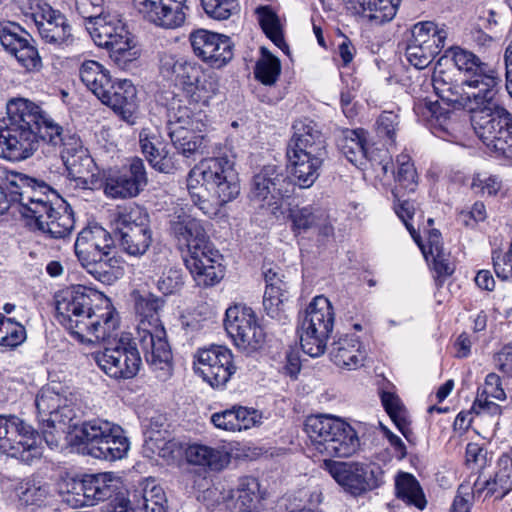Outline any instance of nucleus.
Wrapping results in <instances>:
<instances>
[{
	"label": "nucleus",
	"mask_w": 512,
	"mask_h": 512,
	"mask_svg": "<svg viewBox=\"0 0 512 512\" xmlns=\"http://www.w3.org/2000/svg\"><path fill=\"white\" fill-rule=\"evenodd\" d=\"M448 53L462 74L461 83H454L446 71L435 69L432 86L443 105L428 98H416L413 112L417 121L435 136L448 140L456 130L454 110H467L479 139L495 156L512 162V114L496 102L499 74L469 50L455 46Z\"/></svg>",
	"instance_id": "1"
},
{
	"label": "nucleus",
	"mask_w": 512,
	"mask_h": 512,
	"mask_svg": "<svg viewBox=\"0 0 512 512\" xmlns=\"http://www.w3.org/2000/svg\"><path fill=\"white\" fill-rule=\"evenodd\" d=\"M54 303L56 320L80 343L105 342L119 329V314L101 292L72 286L57 292Z\"/></svg>",
	"instance_id": "2"
},
{
	"label": "nucleus",
	"mask_w": 512,
	"mask_h": 512,
	"mask_svg": "<svg viewBox=\"0 0 512 512\" xmlns=\"http://www.w3.org/2000/svg\"><path fill=\"white\" fill-rule=\"evenodd\" d=\"M0 132V156L10 161L31 157L40 142L49 145L60 143L62 126L36 103L24 99H11L6 106Z\"/></svg>",
	"instance_id": "3"
},
{
	"label": "nucleus",
	"mask_w": 512,
	"mask_h": 512,
	"mask_svg": "<svg viewBox=\"0 0 512 512\" xmlns=\"http://www.w3.org/2000/svg\"><path fill=\"white\" fill-rule=\"evenodd\" d=\"M66 395L54 386H45L37 393L35 406L42 437L19 417L0 415V452L31 464L43 454L42 438L49 446H57L55 434L46 429L47 420L52 418L63 401H67Z\"/></svg>",
	"instance_id": "4"
},
{
	"label": "nucleus",
	"mask_w": 512,
	"mask_h": 512,
	"mask_svg": "<svg viewBox=\"0 0 512 512\" xmlns=\"http://www.w3.org/2000/svg\"><path fill=\"white\" fill-rule=\"evenodd\" d=\"M133 298L135 313L138 317V340L145 360L156 378L166 381L172 375L173 356L159 317L165 300L150 292L143 294L134 292Z\"/></svg>",
	"instance_id": "5"
},
{
	"label": "nucleus",
	"mask_w": 512,
	"mask_h": 512,
	"mask_svg": "<svg viewBox=\"0 0 512 512\" xmlns=\"http://www.w3.org/2000/svg\"><path fill=\"white\" fill-rule=\"evenodd\" d=\"M112 235L97 223L84 227L74 243L75 255L81 266L97 281L111 285L123 274L118 257L113 255Z\"/></svg>",
	"instance_id": "6"
},
{
	"label": "nucleus",
	"mask_w": 512,
	"mask_h": 512,
	"mask_svg": "<svg viewBox=\"0 0 512 512\" xmlns=\"http://www.w3.org/2000/svg\"><path fill=\"white\" fill-rule=\"evenodd\" d=\"M187 190L191 200L196 195L209 193L220 203L234 200L240 193V182L235 163L227 156L201 160L188 173Z\"/></svg>",
	"instance_id": "7"
},
{
	"label": "nucleus",
	"mask_w": 512,
	"mask_h": 512,
	"mask_svg": "<svg viewBox=\"0 0 512 512\" xmlns=\"http://www.w3.org/2000/svg\"><path fill=\"white\" fill-rule=\"evenodd\" d=\"M304 431L314 449L329 457H350L360 446L354 428L331 415L308 416L304 422Z\"/></svg>",
	"instance_id": "8"
},
{
	"label": "nucleus",
	"mask_w": 512,
	"mask_h": 512,
	"mask_svg": "<svg viewBox=\"0 0 512 512\" xmlns=\"http://www.w3.org/2000/svg\"><path fill=\"white\" fill-rule=\"evenodd\" d=\"M9 197L0 186V214H4L11 202H17L20 212L26 218H42L48 212H53L54 206L61 207L63 198L45 181L18 174L10 183Z\"/></svg>",
	"instance_id": "9"
},
{
	"label": "nucleus",
	"mask_w": 512,
	"mask_h": 512,
	"mask_svg": "<svg viewBox=\"0 0 512 512\" xmlns=\"http://www.w3.org/2000/svg\"><path fill=\"white\" fill-rule=\"evenodd\" d=\"M74 442L83 454L106 461L123 459L130 449V441L124 429L101 418L85 420Z\"/></svg>",
	"instance_id": "10"
},
{
	"label": "nucleus",
	"mask_w": 512,
	"mask_h": 512,
	"mask_svg": "<svg viewBox=\"0 0 512 512\" xmlns=\"http://www.w3.org/2000/svg\"><path fill=\"white\" fill-rule=\"evenodd\" d=\"M334 320L333 307L322 295L314 297L305 311L299 313L297 332L305 354L315 358L325 353Z\"/></svg>",
	"instance_id": "11"
},
{
	"label": "nucleus",
	"mask_w": 512,
	"mask_h": 512,
	"mask_svg": "<svg viewBox=\"0 0 512 512\" xmlns=\"http://www.w3.org/2000/svg\"><path fill=\"white\" fill-rule=\"evenodd\" d=\"M94 43L110 51V58L121 69H128L140 56L131 33L116 16L105 15L85 24Z\"/></svg>",
	"instance_id": "12"
},
{
	"label": "nucleus",
	"mask_w": 512,
	"mask_h": 512,
	"mask_svg": "<svg viewBox=\"0 0 512 512\" xmlns=\"http://www.w3.org/2000/svg\"><path fill=\"white\" fill-rule=\"evenodd\" d=\"M113 224L123 252L141 257L148 251L152 243V230L148 215L139 206L119 207L114 214Z\"/></svg>",
	"instance_id": "13"
},
{
	"label": "nucleus",
	"mask_w": 512,
	"mask_h": 512,
	"mask_svg": "<svg viewBox=\"0 0 512 512\" xmlns=\"http://www.w3.org/2000/svg\"><path fill=\"white\" fill-rule=\"evenodd\" d=\"M323 465L345 492L354 497L363 496L385 482L384 471L376 463L324 460Z\"/></svg>",
	"instance_id": "14"
},
{
	"label": "nucleus",
	"mask_w": 512,
	"mask_h": 512,
	"mask_svg": "<svg viewBox=\"0 0 512 512\" xmlns=\"http://www.w3.org/2000/svg\"><path fill=\"white\" fill-rule=\"evenodd\" d=\"M98 367L110 378L130 380L140 371L142 359L136 342L122 335L103 351L94 354Z\"/></svg>",
	"instance_id": "15"
},
{
	"label": "nucleus",
	"mask_w": 512,
	"mask_h": 512,
	"mask_svg": "<svg viewBox=\"0 0 512 512\" xmlns=\"http://www.w3.org/2000/svg\"><path fill=\"white\" fill-rule=\"evenodd\" d=\"M291 181L284 170L275 165H266L252 179L250 199L259 208L277 215L283 198L290 193Z\"/></svg>",
	"instance_id": "16"
},
{
	"label": "nucleus",
	"mask_w": 512,
	"mask_h": 512,
	"mask_svg": "<svg viewBox=\"0 0 512 512\" xmlns=\"http://www.w3.org/2000/svg\"><path fill=\"white\" fill-rule=\"evenodd\" d=\"M448 32L432 21L416 23L411 29V38L405 49L407 61L416 69L429 66L445 46Z\"/></svg>",
	"instance_id": "17"
},
{
	"label": "nucleus",
	"mask_w": 512,
	"mask_h": 512,
	"mask_svg": "<svg viewBox=\"0 0 512 512\" xmlns=\"http://www.w3.org/2000/svg\"><path fill=\"white\" fill-rule=\"evenodd\" d=\"M224 326L235 345L251 353L260 349L265 341L263 328L250 307L235 305L226 310Z\"/></svg>",
	"instance_id": "18"
},
{
	"label": "nucleus",
	"mask_w": 512,
	"mask_h": 512,
	"mask_svg": "<svg viewBox=\"0 0 512 512\" xmlns=\"http://www.w3.org/2000/svg\"><path fill=\"white\" fill-rule=\"evenodd\" d=\"M60 143L52 145L60 149V155L67 169L70 179L76 182L77 186L88 188L94 176L95 163L88 154V150L82 145L80 138L62 127L60 132Z\"/></svg>",
	"instance_id": "19"
},
{
	"label": "nucleus",
	"mask_w": 512,
	"mask_h": 512,
	"mask_svg": "<svg viewBox=\"0 0 512 512\" xmlns=\"http://www.w3.org/2000/svg\"><path fill=\"white\" fill-rule=\"evenodd\" d=\"M0 42L17 63L29 73L39 72L42 59L32 36L20 25L5 22L0 25Z\"/></svg>",
	"instance_id": "20"
},
{
	"label": "nucleus",
	"mask_w": 512,
	"mask_h": 512,
	"mask_svg": "<svg viewBox=\"0 0 512 512\" xmlns=\"http://www.w3.org/2000/svg\"><path fill=\"white\" fill-rule=\"evenodd\" d=\"M196 372L213 388H224L236 372L233 354L225 346L212 345L200 349L197 354Z\"/></svg>",
	"instance_id": "21"
},
{
	"label": "nucleus",
	"mask_w": 512,
	"mask_h": 512,
	"mask_svg": "<svg viewBox=\"0 0 512 512\" xmlns=\"http://www.w3.org/2000/svg\"><path fill=\"white\" fill-rule=\"evenodd\" d=\"M147 175L143 160L135 157L128 166L110 171L104 179V194L111 199L136 197L146 186Z\"/></svg>",
	"instance_id": "22"
},
{
	"label": "nucleus",
	"mask_w": 512,
	"mask_h": 512,
	"mask_svg": "<svg viewBox=\"0 0 512 512\" xmlns=\"http://www.w3.org/2000/svg\"><path fill=\"white\" fill-rule=\"evenodd\" d=\"M194 54L212 68L220 69L233 58L234 44L230 37L199 29L191 33Z\"/></svg>",
	"instance_id": "23"
},
{
	"label": "nucleus",
	"mask_w": 512,
	"mask_h": 512,
	"mask_svg": "<svg viewBox=\"0 0 512 512\" xmlns=\"http://www.w3.org/2000/svg\"><path fill=\"white\" fill-rule=\"evenodd\" d=\"M117 490V480L111 473L89 474L73 481L67 501L76 506H93L110 499Z\"/></svg>",
	"instance_id": "24"
},
{
	"label": "nucleus",
	"mask_w": 512,
	"mask_h": 512,
	"mask_svg": "<svg viewBox=\"0 0 512 512\" xmlns=\"http://www.w3.org/2000/svg\"><path fill=\"white\" fill-rule=\"evenodd\" d=\"M221 255L212 245L185 255L184 262L195 283L199 287H212L224 277V268L220 262Z\"/></svg>",
	"instance_id": "25"
},
{
	"label": "nucleus",
	"mask_w": 512,
	"mask_h": 512,
	"mask_svg": "<svg viewBox=\"0 0 512 512\" xmlns=\"http://www.w3.org/2000/svg\"><path fill=\"white\" fill-rule=\"evenodd\" d=\"M170 234L178 248L186 255L212 245L200 220L185 213L175 214L170 220Z\"/></svg>",
	"instance_id": "26"
},
{
	"label": "nucleus",
	"mask_w": 512,
	"mask_h": 512,
	"mask_svg": "<svg viewBox=\"0 0 512 512\" xmlns=\"http://www.w3.org/2000/svg\"><path fill=\"white\" fill-rule=\"evenodd\" d=\"M186 0H144L135 7L150 23L164 29L181 27L186 18Z\"/></svg>",
	"instance_id": "27"
},
{
	"label": "nucleus",
	"mask_w": 512,
	"mask_h": 512,
	"mask_svg": "<svg viewBox=\"0 0 512 512\" xmlns=\"http://www.w3.org/2000/svg\"><path fill=\"white\" fill-rule=\"evenodd\" d=\"M266 288L263 297V307L266 314L278 321L286 319L285 301L288 298V283L278 267H264Z\"/></svg>",
	"instance_id": "28"
},
{
	"label": "nucleus",
	"mask_w": 512,
	"mask_h": 512,
	"mask_svg": "<svg viewBox=\"0 0 512 512\" xmlns=\"http://www.w3.org/2000/svg\"><path fill=\"white\" fill-rule=\"evenodd\" d=\"M99 100L111 107L128 124L136 123L137 91L130 80L112 81V88L106 89Z\"/></svg>",
	"instance_id": "29"
},
{
	"label": "nucleus",
	"mask_w": 512,
	"mask_h": 512,
	"mask_svg": "<svg viewBox=\"0 0 512 512\" xmlns=\"http://www.w3.org/2000/svg\"><path fill=\"white\" fill-rule=\"evenodd\" d=\"M319 146V143L312 146L310 152L306 153L287 152L292 175L300 188L311 187L319 177V170L326 157V154L318 152L321 150Z\"/></svg>",
	"instance_id": "30"
},
{
	"label": "nucleus",
	"mask_w": 512,
	"mask_h": 512,
	"mask_svg": "<svg viewBox=\"0 0 512 512\" xmlns=\"http://www.w3.org/2000/svg\"><path fill=\"white\" fill-rule=\"evenodd\" d=\"M401 0H349L350 9L372 26L394 19Z\"/></svg>",
	"instance_id": "31"
},
{
	"label": "nucleus",
	"mask_w": 512,
	"mask_h": 512,
	"mask_svg": "<svg viewBox=\"0 0 512 512\" xmlns=\"http://www.w3.org/2000/svg\"><path fill=\"white\" fill-rule=\"evenodd\" d=\"M139 144L142 153L155 170L166 174L173 173L176 170L174 157L164 151L159 135L149 128H143L140 131Z\"/></svg>",
	"instance_id": "32"
},
{
	"label": "nucleus",
	"mask_w": 512,
	"mask_h": 512,
	"mask_svg": "<svg viewBox=\"0 0 512 512\" xmlns=\"http://www.w3.org/2000/svg\"><path fill=\"white\" fill-rule=\"evenodd\" d=\"M293 136L289 142L287 152L306 153L312 146L320 144L319 152L326 154V141L320 126L309 118L299 119L293 124Z\"/></svg>",
	"instance_id": "33"
},
{
	"label": "nucleus",
	"mask_w": 512,
	"mask_h": 512,
	"mask_svg": "<svg viewBox=\"0 0 512 512\" xmlns=\"http://www.w3.org/2000/svg\"><path fill=\"white\" fill-rule=\"evenodd\" d=\"M330 358L340 368L355 370L363 365L365 352L358 337L346 334L332 343Z\"/></svg>",
	"instance_id": "34"
},
{
	"label": "nucleus",
	"mask_w": 512,
	"mask_h": 512,
	"mask_svg": "<svg viewBox=\"0 0 512 512\" xmlns=\"http://www.w3.org/2000/svg\"><path fill=\"white\" fill-rule=\"evenodd\" d=\"M288 218L292 223L291 229L295 235L304 234L316 229H319V232L323 235H329L332 231V228L326 225L327 217L325 212L312 205L290 208Z\"/></svg>",
	"instance_id": "35"
},
{
	"label": "nucleus",
	"mask_w": 512,
	"mask_h": 512,
	"mask_svg": "<svg viewBox=\"0 0 512 512\" xmlns=\"http://www.w3.org/2000/svg\"><path fill=\"white\" fill-rule=\"evenodd\" d=\"M36 228L53 239H61L68 236L74 227L72 211L64 201V204L53 207V212L45 213L42 218L35 217Z\"/></svg>",
	"instance_id": "36"
},
{
	"label": "nucleus",
	"mask_w": 512,
	"mask_h": 512,
	"mask_svg": "<svg viewBox=\"0 0 512 512\" xmlns=\"http://www.w3.org/2000/svg\"><path fill=\"white\" fill-rule=\"evenodd\" d=\"M259 421L255 409L243 406H233L211 415V422L219 429L226 431H241L253 427Z\"/></svg>",
	"instance_id": "37"
},
{
	"label": "nucleus",
	"mask_w": 512,
	"mask_h": 512,
	"mask_svg": "<svg viewBox=\"0 0 512 512\" xmlns=\"http://www.w3.org/2000/svg\"><path fill=\"white\" fill-rule=\"evenodd\" d=\"M236 505L239 512H276L268 506L260 493V484L254 477L240 479L236 490Z\"/></svg>",
	"instance_id": "38"
},
{
	"label": "nucleus",
	"mask_w": 512,
	"mask_h": 512,
	"mask_svg": "<svg viewBox=\"0 0 512 512\" xmlns=\"http://www.w3.org/2000/svg\"><path fill=\"white\" fill-rule=\"evenodd\" d=\"M187 461L193 465L221 471L230 463V454L223 447L192 444L186 449Z\"/></svg>",
	"instance_id": "39"
},
{
	"label": "nucleus",
	"mask_w": 512,
	"mask_h": 512,
	"mask_svg": "<svg viewBox=\"0 0 512 512\" xmlns=\"http://www.w3.org/2000/svg\"><path fill=\"white\" fill-rule=\"evenodd\" d=\"M500 463H504L505 467L495 473L493 478L478 479L473 485V493L477 497L484 494V498L494 496L496 499H502L512 490V477L511 471L508 469V464L511 463L509 457L501 458Z\"/></svg>",
	"instance_id": "40"
},
{
	"label": "nucleus",
	"mask_w": 512,
	"mask_h": 512,
	"mask_svg": "<svg viewBox=\"0 0 512 512\" xmlns=\"http://www.w3.org/2000/svg\"><path fill=\"white\" fill-rule=\"evenodd\" d=\"M66 400L60 404L59 409L56 413L47 420L48 431H58L61 430L65 432V430L74 429L75 435L77 434L78 429L81 427L84 421H81L82 411L79 407L76 406V397L72 393H68L66 395Z\"/></svg>",
	"instance_id": "41"
},
{
	"label": "nucleus",
	"mask_w": 512,
	"mask_h": 512,
	"mask_svg": "<svg viewBox=\"0 0 512 512\" xmlns=\"http://www.w3.org/2000/svg\"><path fill=\"white\" fill-rule=\"evenodd\" d=\"M391 176L395 180L392 190L394 197L401 196L402 192L414 193L418 187V174L411 157L408 154H400L396 158V170H391Z\"/></svg>",
	"instance_id": "42"
},
{
	"label": "nucleus",
	"mask_w": 512,
	"mask_h": 512,
	"mask_svg": "<svg viewBox=\"0 0 512 512\" xmlns=\"http://www.w3.org/2000/svg\"><path fill=\"white\" fill-rule=\"evenodd\" d=\"M81 81L99 99L104 96L106 89L112 88L109 71L94 60L84 61L79 69Z\"/></svg>",
	"instance_id": "43"
},
{
	"label": "nucleus",
	"mask_w": 512,
	"mask_h": 512,
	"mask_svg": "<svg viewBox=\"0 0 512 512\" xmlns=\"http://www.w3.org/2000/svg\"><path fill=\"white\" fill-rule=\"evenodd\" d=\"M395 495L408 505L423 510L427 501L420 483L415 476L408 472L400 471L395 476Z\"/></svg>",
	"instance_id": "44"
},
{
	"label": "nucleus",
	"mask_w": 512,
	"mask_h": 512,
	"mask_svg": "<svg viewBox=\"0 0 512 512\" xmlns=\"http://www.w3.org/2000/svg\"><path fill=\"white\" fill-rule=\"evenodd\" d=\"M338 146L347 160L355 165H363L372 149L367 146L365 132L362 129L345 130L338 140Z\"/></svg>",
	"instance_id": "45"
},
{
	"label": "nucleus",
	"mask_w": 512,
	"mask_h": 512,
	"mask_svg": "<svg viewBox=\"0 0 512 512\" xmlns=\"http://www.w3.org/2000/svg\"><path fill=\"white\" fill-rule=\"evenodd\" d=\"M41 39L58 48L70 46L74 42L72 28L64 14H57L54 24L39 25Z\"/></svg>",
	"instance_id": "46"
},
{
	"label": "nucleus",
	"mask_w": 512,
	"mask_h": 512,
	"mask_svg": "<svg viewBox=\"0 0 512 512\" xmlns=\"http://www.w3.org/2000/svg\"><path fill=\"white\" fill-rule=\"evenodd\" d=\"M163 67L171 70L176 80L183 85L194 88L200 87V78L203 74L201 67L196 63L184 58H169L164 62Z\"/></svg>",
	"instance_id": "47"
},
{
	"label": "nucleus",
	"mask_w": 512,
	"mask_h": 512,
	"mask_svg": "<svg viewBox=\"0 0 512 512\" xmlns=\"http://www.w3.org/2000/svg\"><path fill=\"white\" fill-rule=\"evenodd\" d=\"M380 396L385 411L394 422L398 430L408 441H410V435L412 434V431L407 420V411L401 399L398 397V395L389 391H382Z\"/></svg>",
	"instance_id": "48"
},
{
	"label": "nucleus",
	"mask_w": 512,
	"mask_h": 512,
	"mask_svg": "<svg viewBox=\"0 0 512 512\" xmlns=\"http://www.w3.org/2000/svg\"><path fill=\"white\" fill-rule=\"evenodd\" d=\"M171 142L177 152L190 158L205 147V137L193 130H176L168 132Z\"/></svg>",
	"instance_id": "49"
},
{
	"label": "nucleus",
	"mask_w": 512,
	"mask_h": 512,
	"mask_svg": "<svg viewBox=\"0 0 512 512\" xmlns=\"http://www.w3.org/2000/svg\"><path fill=\"white\" fill-rule=\"evenodd\" d=\"M259 24L266 36L279 48L287 47L280 26L279 17L269 5L256 8Z\"/></svg>",
	"instance_id": "50"
},
{
	"label": "nucleus",
	"mask_w": 512,
	"mask_h": 512,
	"mask_svg": "<svg viewBox=\"0 0 512 512\" xmlns=\"http://www.w3.org/2000/svg\"><path fill=\"white\" fill-rule=\"evenodd\" d=\"M26 338V329L20 322L0 313V346L15 349L24 343Z\"/></svg>",
	"instance_id": "51"
},
{
	"label": "nucleus",
	"mask_w": 512,
	"mask_h": 512,
	"mask_svg": "<svg viewBox=\"0 0 512 512\" xmlns=\"http://www.w3.org/2000/svg\"><path fill=\"white\" fill-rule=\"evenodd\" d=\"M262 57L256 62L255 78L264 85H273L281 72L280 60L272 55L266 48H261Z\"/></svg>",
	"instance_id": "52"
},
{
	"label": "nucleus",
	"mask_w": 512,
	"mask_h": 512,
	"mask_svg": "<svg viewBox=\"0 0 512 512\" xmlns=\"http://www.w3.org/2000/svg\"><path fill=\"white\" fill-rule=\"evenodd\" d=\"M62 14L59 10L53 9L43 0H30L28 11L25 13L36 25L39 31V25L54 24L56 15Z\"/></svg>",
	"instance_id": "53"
},
{
	"label": "nucleus",
	"mask_w": 512,
	"mask_h": 512,
	"mask_svg": "<svg viewBox=\"0 0 512 512\" xmlns=\"http://www.w3.org/2000/svg\"><path fill=\"white\" fill-rule=\"evenodd\" d=\"M204 12L212 19L227 20L238 10V0H201Z\"/></svg>",
	"instance_id": "54"
},
{
	"label": "nucleus",
	"mask_w": 512,
	"mask_h": 512,
	"mask_svg": "<svg viewBox=\"0 0 512 512\" xmlns=\"http://www.w3.org/2000/svg\"><path fill=\"white\" fill-rule=\"evenodd\" d=\"M165 493L160 486L153 485L145 488L142 494V502L137 507V512H167Z\"/></svg>",
	"instance_id": "55"
},
{
	"label": "nucleus",
	"mask_w": 512,
	"mask_h": 512,
	"mask_svg": "<svg viewBox=\"0 0 512 512\" xmlns=\"http://www.w3.org/2000/svg\"><path fill=\"white\" fill-rule=\"evenodd\" d=\"M370 163L375 176L384 180L393 168L392 158L386 149L372 148L365 159Z\"/></svg>",
	"instance_id": "56"
},
{
	"label": "nucleus",
	"mask_w": 512,
	"mask_h": 512,
	"mask_svg": "<svg viewBox=\"0 0 512 512\" xmlns=\"http://www.w3.org/2000/svg\"><path fill=\"white\" fill-rule=\"evenodd\" d=\"M184 285L181 269L170 268L162 273L156 282L157 289L165 296L179 292Z\"/></svg>",
	"instance_id": "57"
},
{
	"label": "nucleus",
	"mask_w": 512,
	"mask_h": 512,
	"mask_svg": "<svg viewBox=\"0 0 512 512\" xmlns=\"http://www.w3.org/2000/svg\"><path fill=\"white\" fill-rule=\"evenodd\" d=\"M418 245L421 247L427 261L429 260V257H432L433 269L437 274V279L440 277L450 276L453 273L454 268L445 258L441 245H438V243H431V248L428 251L425 247L421 246L420 243Z\"/></svg>",
	"instance_id": "58"
},
{
	"label": "nucleus",
	"mask_w": 512,
	"mask_h": 512,
	"mask_svg": "<svg viewBox=\"0 0 512 512\" xmlns=\"http://www.w3.org/2000/svg\"><path fill=\"white\" fill-rule=\"evenodd\" d=\"M406 193L407 192H402L401 196L394 197L396 200L394 210L398 217L406 226L407 230L409 231L415 242L419 244L420 235L416 231L414 226L409 222L415 213V206L414 203L409 201L408 199H403Z\"/></svg>",
	"instance_id": "59"
},
{
	"label": "nucleus",
	"mask_w": 512,
	"mask_h": 512,
	"mask_svg": "<svg viewBox=\"0 0 512 512\" xmlns=\"http://www.w3.org/2000/svg\"><path fill=\"white\" fill-rule=\"evenodd\" d=\"M16 495L20 505H36L46 498L47 491L41 486H37L30 482H24L17 486Z\"/></svg>",
	"instance_id": "60"
},
{
	"label": "nucleus",
	"mask_w": 512,
	"mask_h": 512,
	"mask_svg": "<svg viewBox=\"0 0 512 512\" xmlns=\"http://www.w3.org/2000/svg\"><path fill=\"white\" fill-rule=\"evenodd\" d=\"M167 129L168 132L176 130H193V119L191 111L185 106L179 105L178 107L172 106L168 109L167 114Z\"/></svg>",
	"instance_id": "61"
},
{
	"label": "nucleus",
	"mask_w": 512,
	"mask_h": 512,
	"mask_svg": "<svg viewBox=\"0 0 512 512\" xmlns=\"http://www.w3.org/2000/svg\"><path fill=\"white\" fill-rule=\"evenodd\" d=\"M502 183L497 176L486 173L475 174L470 184L475 194L494 196L501 189Z\"/></svg>",
	"instance_id": "62"
},
{
	"label": "nucleus",
	"mask_w": 512,
	"mask_h": 512,
	"mask_svg": "<svg viewBox=\"0 0 512 512\" xmlns=\"http://www.w3.org/2000/svg\"><path fill=\"white\" fill-rule=\"evenodd\" d=\"M399 124L398 115L392 111H384L377 120V133L386 137L390 143L395 142L396 128Z\"/></svg>",
	"instance_id": "63"
},
{
	"label": "nucleus",
	"mask_w": 512,
	"mask_h": 512,
	"mask_svg": "<svg viewBox=\"0 0 512 512\" xmlns=\"http://www.w3.org/2000/svg\"><path fill=\"white\" fill-rule=\"evenodd\" d=\"M103 0H76L75 6L78 14L87 22H93L98 18H103L102 14Z\"/></svg>",
	"instance_id": "64"
}]
</instances>
